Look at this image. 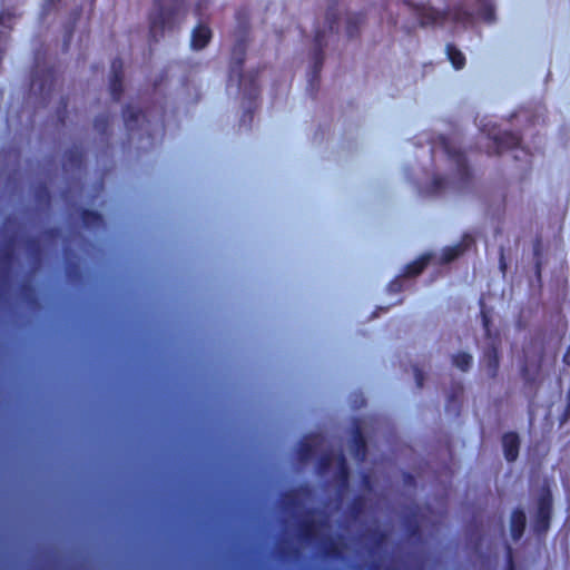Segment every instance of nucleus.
I'll use <instances>...</instances> for the list:
<instances>
[{"label":"nucleus","mask_w":570,"mask_h":570,"mask_svg":"<svg viewBox=\"0 0 570 570\" xmlns=\"http://www.w3.org/2000/svg\"><path fill=\"white\" fill-rule=\"evenodd\" d=\"M184 0H154L148 14L149 36L158 41L166 31L175 29L180 22Z\"/></svg>","instance_id":"1"},{"label":"nucleus","mask_w":570,"mask_h":570,"mask_svg":"<svg viewBox=\"0 0 570 570\" xmlns=\"http://www.w3.org/2000/svg\"><path fill=\"white\" fill-rule=\"evenodd\" d=\"M322 33L317 32L315 36V56H314V69L320 70L323 63V42H322Z\"/></svg>","instance_id":"20"},{"label":"nucleus","mask_w":570,"mask_h":570,"mask_svg":"<svg viewBox=\"0 0 570 570\" xmlns=\"http://www.w3.org/2000/svg\"><path fill=\"white\" fill-rule=\"evenodd\" d=\"M525 528V514L523 510H515L511 514V535L513 540H519Z\"/></svg>","instance_id":"14"},{"label":"nucleus","mask_w":570,"mask_h":570,"mask_svg":"<svg viewBox=\"0 0 570 570\" xmlns=\"http://www.w3.org/2000/svg\"><path fill=\"white\" fill-rule=\"evenodd\" d=\"M111 79H110V91L112 98L117 101L120 99L122 92V62L119 59H115L111 63Z\"/></svg>","instance_id":"9"},{"label":"nucleus","mask_w":570,"mask_h":570,"mask_svg":"<svg viewBox=\"0 0 570 570\" xmlns=\"http://www.w3.org/2000/svg\"><path fill=\"white\" fill-rule=\"evenodd\" d=\"M20 18V14L13 8H7L0 11V40H7L10 32Z\"/></svg>","instance_id":"7"},{"label":"nucleus","mask_w":570,"mask_h":570,"mask_svg":"<svg viewBox=\"0 0 570 570\" xmlns=\"http://www.w3.org/2000/svg\"><path fill=\"white\" fill-rule=\"evenodd\" d=\"M534 255L539 258L540 256V242L538 240L535 246H534ZM535 267H537V274L540 275L541 273V263L540 261L538 259L537 261V264H535Z\"/></svg>","instance_id":"30"},{"label":"nucleus","mask_w":570,"mask_h":570,"mask_svg":"<svg viewBox=\"0 0 570 570\" xmlns=\"http://www.w3.org/2000/svg\"><path fill=\"white\" fill-rule=\"evenodd\" d=\"M81 161H82V155L80 151L78 150H75V151H70L69 155H68V160L66 161L65 164V167L67 166H80L81 165Z\"/></svg>","instance_id":"25"},{"label":"nucleus","mask_w":570,"mask_h":570,"mask_svg":"<svg viewBox=\"0 0 570 570\" xmlns=\"http://www.w3.org/2000/svg\"><path fill=\"white\" fill-rule=\"evenodd\" d=\"M301 537L305 540H312L316 535V529L313 523L304 521L299 528Z\"/></svg>","instance_id":"22"},{"label":"nucleus","mask_w":570,"mask_h":570,"mask_svg":"<svg viewBox=\"0 0 570 570\" xmlns=\"http://www.w3.org/2000/svg\"><path fill=\"white\" fill-rule=\"evenodd\" d=\"M351 451L354 459L364 461L366 456V442L360 428H356L353 433Z\"/></svg>","instance_id":"12"},{"label":"nucleus","mask_w":570,"mask_h":570,"mask_svg":"<svg viewBox=\"0 0 570 570\" xmlns=\"http://www.w3.org/2000/svg\"><path fill=\"white\" fill-rule=\"evenodd\" d=\"M552 511V498L550 492L542 494L538 500V511L534 529L537 532H546L549 528Z\"/></svg>","instance_id":"3"},{"label":"nucleus","mask_w":570,"mask_h":570,"mask_svg":"<svg viewBox=\"0 0 570 570\" xmlns=\"http://www.w3.org/2000/svg\"><path fill=\"white\" fill-rule=\"evenodd\" d=\"M473 363V357L471 354L465 352H459L452 355V364L461 370L462 372H468Z\"/></svg>","instance_id":"18"},{"label":"nucleus","mask_w":570,"mask_h":570,"mask_svg":"<svg viewBox=\"0 0 570 570\" xmlns=\"http://www.w3.org/2000/svg\"><path fill=\"white\" fill-rule=\"evenodd\" d=\"M82 220L87 227H95L101 225L102 217L94 212H83Z\"/></svg>","instance_id":"21"},{"label":"nucleus","mask_w":570,"mask_h":570,"mask_svg":"<svg viewBox=\"0 0 570 570\" xmlns=\"http://www.w3.org/2000/svg\"><path fill=\"white\" fill-rule=\"evenodd\" d=\"M538 372H539V367L535 370L534 373H530L529 368L527 366H524L522 368V377L523 380L529 383V384H532L535 382L537 380V376H538Z\"/></svg>","instance_id":"27"},{"label":"nucleus","mask_w":570,"mask_h":570,"mask_svg":"<svg viewBox=\"0 0 570 570\" xmlns=\"http://www.w3.org/2000/svg\"><path fill=\"white\" fill-rule=\"evenodd\" d=\"M332 461H335L337 464V476L342 481V483L346 484L348 480V468L346 464L345 456L342 451L338 453L326 454L320 460V472L324 473L332 464Z\"/></svg>","instance_id":"4"},{"label":"nucleus","mask_w":570,"mask_h":570,"mask_svg":"<svg viewBox=\"0 0 570 570\" xmlns=\"http://www.w3.org/2000/svg\"><path fill=\"white\" fill-rule=\"evenodd\" d=\"M479 14L485 22H494L495 10L493 3L490 0H480Z\"/></svg>","instance_id":"19"},{"label":"nucleus","mask_w":570,"mask_h":570,"mask_svg":"<svg viewBox=\"0 0 570 570\" xmlns=\"http://www.w3.org/2000/svg\"><path fill=\"white\" fill-rule=\"evenodd\" d=\"M402 278H404V276H402L401 274L400 276L391 281L390 284L387 285V291L390 293H400L403 289Z\"/></svg>","instance_id":"26"},{"label":"nucleus","mask_w":570,"mask_h":570,"mask_svg":"<svg viewBox=\"0 0 570 570\" xmlns=\"http://www.w3.org/2000/svg\"><path fill=\"white\" fill-rule=\"evenodd\" d=\"M430 259H431L430 255H428V254L426 255H422L420 258H417L416 261L407 264L404 267L402 276H404V277H415V276L420 275L425 269V267L428 266Z\"/></svg>","instance_id":"13"},{"label":"nucleus","mask_w":570,"mask_h":570,"mask_svg":"<svg viewBox=\"0 0 570 570\" xmlns=\"http://www.w3.org/2000/svg\"><path fill=\"white\" fill-rule=\"evenodd\" d=\"M494 142L498 148V154H500L503 150L518 147L521 142V137L515 132L504 131L495 136Z\"/></svg>","instance_id":"11"},{"label":"nucleus","mask_w":570,"mask_h":570,"mask_svg":"<svg viewBox=\"0 0 570 570\" xmlns=\"http://www.w3.org/2000/svg\"><path fill=\"white\" fill-rule=\"evenodd\" d=\"M414 376H415L417 387L421 389L423 386V381H424L423 372L420 368L414 367Z\"/></svg>","instance_id":"28"},{"label":"nucleus","mask_w":570,"mask_h":570,"mask_svg":"<svg viewBox=\"0 0 570 570\" xmlns=\"http://www.w3.org/2000/svg\"><path fill=\"white\" fill-rule=\"evenodd\" d=\"M507 556H508L509 570H514L513 559H512V549L510 546H507Z\"/></svg>","instance_id":"32"},{"label":"nucleus","mask_w":570,"mask_h":570,"mask_svg":"<svg viewBox=\"0 0 570 570\" xmlns=\"http://www.w3.org/2000/svg\"><path fill=\"white\" fill-rule=\"evenodd\" d=\"M326 554L328 556H334V557H338L341 554L340 550L337 549L336 546H334L333 543H331V547L330 549L326 550Z\"/></svg>","instance_id":"34"},{"label":"nucleus","mask_w":570,"mask_h":570,"mask_svg":"<svg viewBox=\"0 0 570 570\" xmlns=\"http://www.w3.org/2000/svg\"><path fill=\"white\" fill-rule=\"evenodd\" d=\"M461 253H462V249L460 246L446 248V249H444V252L442 254V262L450 263V262L454 261L456 257H459Z\"/></svg>","instance_id":"24"},{"label":"nucleus","mask_w":570,"mask_h":570,"mask_svg":"<svg viewBox=\"0 0 570 570\" xmlns=\"http://www.w3.org/2000/svg\"><path fill=\"white\" fill-rule=\"evenodd\" d=\"M446 57L451 61L454 69L460 70L465 66V56L463 52L452 43H448L445 48Z\"/></svg>","instance_id":"15"},{"label":"nucleus","mask_w":570,"mask_h":570,"mask_svg":"<svg viewBox=\"0 0 570 570\" xmlns=\"http://www.w3.org/2000/svg\"><path fill=\"white\" fill-rule=\"evenodd\" d=\"M563 361H564V363L570 364V346H569L567 354L563 357Z\"/></svg>","instance_id":"38"},{"label":"nucleus","mask_w":570,"mask_h":570,"mask_svg":"<svg viewBox=\"0 0 570 570\" xmlns=\"http://www.w3.org/2000/svg\"><path fill=\"white\" fill-rule=\"evenodd\" d=\"M502 445L504 451V458L509 462L517 460L519 455L520 439L514 432H508L502 436Z\"/></svg>","instance_id":"10"},{"label":"nucleus","mask_w":570,"mask_h":570,"mask_svg":"<svg viewBox=\"0 0 570 570\" xmlns=\"http://www.w3.org/2000/svg\"><path fill=\"white\" fill-rule=\"evenodd\" d=\"M237 50L239 51V53H240V55H243V53H244L243 45H240V43H239V45L234 49V52H236Z\"/></svg>","instance_id":"39"},{"label":"nucleus","mask_w":570,"mask_h":570,"mask_svg":"<svg viewBox=\"0 0 570 570\" xmlns=\"http://www.w3.org/2000/svg\"><path fill=\"white\" fill-rule=\"evenodd\" d=\"M443 148L449 159L456 167V171L461 180L469 178V168L464 155L455 147L451 146L449 141H443Z\"/></svg>","instance_id":"5"},{"label":"nucleus","mask_w":570,"mask_h":570,"mask_svg":"<svg viewBox=\"0 0 570 570\" xmlns=\"http://www.w3.org/2000/svg\"><path fill=\"white\" fill-rule=\"evenodd\" d=\"M446 19L455 22L466 23L472 20V13L463 4L454 6L448 12H441L433 8H425L419 12V20L422 27L442 23Z\"/></svg>","instance_id":"2"},{"label":"nucleus","mask_w":570,"mask_h":570,"mask_svg":"<svg viewBox=\"0 0 570 570\" xmlns=\"http://www.w3.org/2000/svg\"><path fill=\"white\" fill-rule=\"evenodd\" d=\"M564 416H566V419L568 416H570V386H569V391L567 393V407H566Z\"/></svg>","instance_id":"35"},{"label":"nucleus","mask_w":570,"mask_h":570,"mask_svg":"<svg viewBox=\"0 0 570 570\" xmlns=\"http://www.w3.org/2000/svg\"><path fill=\"white\" fill-rule=\"evenodd\" d=\"M443 183H444V179H443V178H435V179H434V184H435V187H436L438 189H439V188H442Z\"/></svg>","instance_id":"37"},{"label":"nucleus","mask_w":570,"mask_h":570,"mask_svg":"<svg viewBox=\"0 0 570 570\" xmlns=\"http://www.w3.org/2000/svg\"><path fill=\"white\" fill-rule=\"evenodd\" d=\"M317 444L318 443H317L316 439L311 440V442L302 443L301 449H299V459L302 461L307 460L313 453V445H317Z\"/></svg>","instance_id":"23"},{"label":"nucleus","mask_w":570,"mask_h":570,"mask_svg":"<svg viewBox=\"0 0 570 570\" xmlns=\"http://www.w3.org/2000/svg\"><path fill=\"white\" fill-rule=\"evenodd\" d=\"M365 18L362 13H348L345 18L346 33L350 38L358 35L360 27L364 23Z\"/></svg>","instance_id":"16"},{"label":"nucleus","mask_w":570,"mask_h":570,"mask_svg":"<svg viewBox=\"0 0 570 570\" xmlns=\"http://www.w3.org/2000/svg\"><path fill=\"white\" fill-rule=\"evenodd\" d=\"M141 118H145V116L141 114L140 109L136 107L128 106L124 110L125 125L128 130H134Z\"/></svg>","instance_id":"17"},{"label":"nucleus","mask_w":570,"mask_h":570,"mask_svg":"<svg viewBox=\"0 0 570 570\" xmlns=\"http://www.w3.org/2000/svg\"><path fill=\"white\" fill-rule=\"evenodd\" d=\"M500 268L502 272H505V268H507L503 249H501V255H500Z\"/></svg>","instance_id":"36"},{"label":"nucleus","mask_w":570,"mask_h":570,"mask_svg":"<svg viewBox=\"0 0 570 570\" xmlns=\"http://www.w3.org/2000/svg\"><path fill=\"white\" fill-rule=\"evenodd\" d=\"M286 502L285 504L286 505H294L296 508V503H295V500L297 498V493H289V494H286Z\"/></svg>","instance_id":"31"},{"label":"nucleus","mask_w":570,"mask_h":570,"mask_svg":"<svg viewBox=\"0 0 570 570\" xmlns=\"http://www.w3.org/2000/svg\"><path fill=\"white\" fill-rule=\"evenodd\" d=\"M481 317H482L483 327H484L487 334H489L490 317L484 309L481 311Z\"/></svg>","instance_id":"29"},{"label":"nucleus","mask_w":570,"mask_h":570,"mask_svg":"<svg viewBox=\"0 0 570 570\" xmlns=\"http://www.w3.org/2000/svg\"><path fill=\"white\" fill-rule=\"evenodd\" d=\"M108 124V120L107 118H104V119H97L96 122H95V127L99 130H105L106 126Z\"/></svg>","instance_id":"33"},{"label":"nucleus","mask_w":570,"mask_h":570,"mask_svg":"<svg viewBox=\"0 0 570 570\" xmlns=\"http://www.w3.org/2000/svg\"><path fill=\"white\" fill-rule=\"evenodd\" d=\"M213 32L207 23L199 22L191 31L190 47L193 50L204 49L212 40Z\"/></svg>","instance_id":"6"},{"label":"nucleus","mask_w":570,"mask_h":570,"mask_svg":"<svg viewBox=\"0 0 570 570\" xmlns=\"http://www.w3.org/2000/svg\"><path fill=\"white\" fill-rule=\"evenodd\" d=\"M481 364L490 379H494L498 375L500 360L498 348L494 345L487 348Z\"/></svg>","instance_id":"8"}]
</instances>
